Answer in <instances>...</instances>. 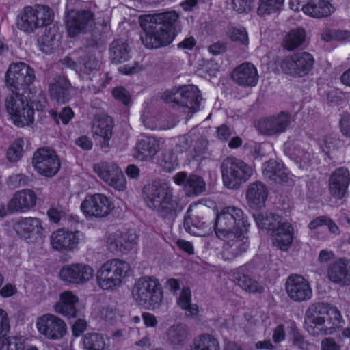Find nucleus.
<instances>
[{
    "label": "nucleus",
    "instance_id": "1",
    "mask_svg": "<svg viewBox=\"0 0 350 350\" xmlns=\"http://www.w3.org/2000/svg\"><path fill=\"white\" fill-rule=\"evenodd\" d=\"M36 79L35 72L25 62L11 64L5 74V84L12 92L5 99V107L12 123L18 128L34 122L35 111L31 99L25 96Z\"/></svg>",
    "mask_w": 350,
    "mask_h": 350
},
{
    "label": "nucleus",
    "instance_id": "2",
    "mask_svg": "<svg viewBox=\"0 0 350 350\" xmlns=\"http://www.w3.org/2000/svg\"><path fill=\"white\" fill-rule=\"evenodd\" d=\"M249 227L247 217L241 208L225 206L217 214L213 228L217 237L224 241L223 258L230 260L247 250L250 242L245 234Z\"/></svg>",
    "mask_w": 350,
    "mask_h": 350
},
{
    "label": "nucleus",
    "instance_id": "3",
    "mask_svg": "<svg viewBox=\"0 0 350 350\" xmlns=\"http://www.w3.org/2000/svg\"><path fill=\"white\" fill-rule=\"evenodd\" d=\"M178 18L175 11H167L152 15L148 24L141 22L144 32L141 40L145 48L157 49L172 43L177 35L175 24Z\"/></svg>",
    "mask_w": 350,
    "mask_h": 350
},
{
    "label": "nucleus",
    "instance_id": "4",
    "mask_svg": "<svg viewBox=\"0 0 350 350\" xmlns=\"http://www.w3.org/2000/svg\"><path fill=\"white\" fill-rule=\"evenodd\" d=\"M344 320L336 307L319 302L310 307L306 312L304 327L313 336L332 334L342 327Z\"/></svg>",
    "mask_w": 350,
    "mask_h": 350
},
{
    "label": "nucleus",
    "instance_id": "5",
    "mask_svg": "<svg viewBox=\"0 0 350 350\" xmlns=\"http://www.w3.org/2000/svg\"><path fill=\"white\" fill-rule=\"evenodd\" d=\"M148 206L156 211L162 217L170 218L176 215L178 203L173 196V189L165 183L153 181L143 188Z\"/></svg>",
    "mask_w": 350,
    "mask_h": 350
},
{
    "label": "nucleus",
    "instance_id": "6",
    "mask_svg": "<svg viewBox=\"0 0 350 350\" xmlns=\"http://www.w3.org/2000/svg\"><path fill=\"white\" fill-rule=\"evenodd\" d=\"M258 226L271 232L275 244L282 251H287L291 246L294 229L288 222L282 221L283 217L278 214L265 213L255 217Z\"/></svg>",
    "mask_w": 350,
    "mask_h": 350
},
{
    "label": "nucleus",
    "instance_id": "7",
    "mask_svg": "<svg viewBox=\"0 0 350 350\" xmlns=\"http://www.w3.org/2000/svg\"><path fill=\"white\" fill-rule=\"evenodd\" d=\"M130 271V265L124 260L118 258L107 260L97 271V284L104 291H114L122 285Z\"/></svg>",
    "mask_w": 350,
    "mask_h": 350
},
{
    "label": "nucleus",
    "instance_id": "8",
    "mask_svg": "<svg viewBox=\"0 0 350 350\" xmlns=\"http://www.w3.org/2000/svg\"><path fill=\"white\" fill-rule=\"evenodd\" d=\"M53 17V11L48 5H27L18 14L16 25L21 31L32 33L38 28L49 25Z\"/></svg>",
    "mask_w": 350,
    "mask_h": 350
},
{
    "label": "nucleus",
    "instance_id": "9",
    "mask_svg": "<svg viewBox=\"0 0 350 350\" xmlns=\"http://www.w3.org/2000/svg\"><path fill=\"white\" fill-rule=\"evenodd\" d=\"M224 185L229 189H237L247 181L253 174L250 165L234 157H227L221 165Z\"/></svg>",
    "mask_w": 350,
    "mask_h": 350
},
{
    "label": "nucleus",
    "instance_id": "10",
    "mask_svg": "<svg viewBox=\"0 0 350 350\" xmlns=\"http://www.w3.org/2000/svg\"><path fill=\"white\" fill-rule=\"evenodd\" d=\"M137 304L144 308H158L163 301V291L158 279L152 276L142 277L133 291Z\"/></svg>",
    "mask_w": 350,
    "mask_h": 350
},
{
    "label": "nucleus",
    "instance_id": "11",
    "mask_svg": "<svg viewBox=\"0 0 350 350\" xmlns=\"http://www.w3.org/2000/svg\"><path fill=\"white\" fill-rule=\"evenodd\" d=\"M314 58L306 51L297 52L278 59L277 66L286 75L293 77H304L313 69Z\"/></svg>",
    "mask_w": 350,
    "mask_h": 350
},
{
    "label": "nucleus",
    "instance_id": "12",
    "mask_svg": "<svg viewBox=\"0 0 350 350\" xmlns=\"http://www.w3.org/2000/svg\"><path fill=\"white\" fill-rule=\"evenodd\" d=\"M113 208L114 204L111 200L100 193H88L80 206L81 213L88 220L104 218Z\"/></svg>",
    "mask_w": 350,
    "mask_h": 350
},
{
    "label": "nucleus",
    "instance_id": "13",
    "mask_svg": "<svg viewBox=\"0 0 350 350\" xmlns=\"http://www.w3.org/2000/svg\"><path fill=\"white\" fill-rule=\"evenodd\" d=\"M32 163L36 171L45 177L55 176L61 166L55 151L47 148H40L33 153Z\"/></svg>",
    "mask_w": 350,
    "mask_h": 350
},
{
    "label": "nucleus",
    "instance_id": "14",
    "mask_svg": "<svg viewBox=\"0 0 350 350\" xmlns=\"http://www.w3.org/2000/svg\"><path fill=\"white\" fill-rule=\"evenodd\" d=\"M36 327L45 338L53 340L62 338L67 331L65 322L52 314H45L40 317L36 321Z\"/></svg>",
    "mask_w": 350,
    "mask_h": 350
},
{
    "label": "nucleus",
    "instance_id": "15",
    "mask_svg": "<svg viewBox=\"0 0 350 350\" xmlns=\"http://www.w3.org/2000/svg\"><path fill=\"white\" fill-rule=\"evenodd\" d=\"M94 170L100 179L116 190L122 191L126 189V178L117 164L101 162L94 165Z\"/></svg>",
    "mask_w": 350,
    "mask_h": 350
},
{
    "label": "nucleus",
    "instance_id": "16",
    "mask_svg": "<svg viewBox=\"0 0 350 350\" xmlns=\"http://www.w3.org/2000/svg\"><path fill=\"white\" fill-rule=\"evenodd\" d=\"M60 279L72 284H85L94 276V269L89 265L75 262L63 266L59 273Z\"/></svg>",
    "mask_w": 350,
    "mask_h": 350
},
{
    "label": "nucleus",
    "instance_id": "17",
    "mask_svg": "<svg viewBox=\"0 0 350 350\" xmlns=\"http://www.w3.org/2000/svg\"><path fill=\"white\" fill-rule=\"evenodd\" d=\"M291 117L288 111L261 118L257 123L258 131L264 135L274 136L284 133L291 124Z\"/></svg>",
    "mask_w": 350,
    "mask_h": 350
},
{
    "label": "nucleus",
    "instance_id": "18",
    "mask_svg": "<svg viewBox=\"0 0 350 350\" xmlns=\"http://www.w3.org/2000/svg\"><path fill=\"white\" fill-rule=\"evenodd\" d=\"M94 14L88 10L71 11L66 18L68 36L75 38L80 33L88 32L94 21Z\"/></svg>",
    "mask_w": 350,
    "mask_h": 350
},
{
    "label": "nucleus",
    "instance_id": "19",
    "mask_svg": "<svg viewBox=\"0 0 350 350\" xmlns=\"http://www.w3.org/2000/svg\"><path fill=\"white\" fill-rule=\"evenodd\" d=\"M285 288L289 298L294 301H307L312 295L310 282L301 275H290L287 278Z\"/></svg>",
    "mask_w": 350,
    "mask_h": 350
},
{
    "label": "nucleus",
    "instance_id": "20",
    "mask_svg": "<svg viewBox=\"0 0 350 350\" xmlns=\"http://www.w3.org/2000/svg\"><path fill=\"white\" fill-rule=\"evenodd\" d=\"M82 236L83 233L79 230L59 228L51 234V244L59 252L72 251L77 247Z\"/></svg>",
    "mask_w": 350,
    "mask_h": 350
},
{
    "label": "nucleus",
    "instance_id": "21",
    "mask_svg": "<svg viewBox=\"0 0 350 350\" xmlns=\"http://www.w3.org/2000/svg\"><path fill=\"white\" fill-rule=\"evenodd\" d=\"M179 100L176 101L177 109H183L191 113L197 112L202 100V94L194 85H183L177 89Z\"/></svg>",
    "mask_w": 350,
    "mask_h": 350
},
{
    "label": "nucleus",
    "instance_id": "22",
    "mask_svg": "<svg viewBox=\"0 0 350 350\" xmlns=\"http://www.w3.org/2000/svg\"><path fill=\"white\" fill-rule=\"evenodd\" d=\"M13 228L22 239L37 241L42 237L44 228L42 221L37 217H27L18 219Z\"/></svg>",
    "mask_w": 350,
    "mask_h": 350
},
{
    "label": "nucleus",
    "instance_id": "23",
    "mask_svg": "<svg viewBox=\"0 0 350 350\" xmlns=\"http://www.w3.org/2000/svg\"><path fill=\"white\" fill-rule=\"evenodd\" d=\"M350 184V172L347 167L336 168L330 175L329 179V191L336 199H342Z\"/></svg>",
    "mask_w": 350,
    "mask_h": 350
},
{
    "label": "nucleus",
    "instance_id": "24",
    "mask_svg": "<svg viewBox=\"0 0 350 350\" xmlns=\"http://www.w3.org/2000/svg\"><path fill=\"white\" fill-rule=\"evenodd\" d=\"M37 196L29 189L18 191L8 201V209L11 213H23L32 209L36 204Z\"/></svg>",
    "mask_w": 350,
    "mask_h": 350
},
{
    "label": "nucleus",
    "instance_id": "25",
    "mask_svg": "<svg viewBox=\"0 0 350 350\" xmlns=\"http://www.w3.org/2000/svg\"><path fill=\"white\" fill-rule=\"evenodd\" d=\"M328 279L342 286L350 285V259L338 258L327 267Z\"/></svg>",
    "mask_w": 350,
    "mask_h": 350
},
{
    "label": "nucleus",
    "instance_id": "26",
    "mask_svg": "<svg viewBox=\"0 0 350 350\" xmlns=\"http://www.w3.org/2000/svg\"><path fill=\"white\" fill-rule=\"evenodd\" d=\"M231 78L239 86L253 88L258 81V70L252 63L244 62L232 70Z\"/></svg>",
    "mask_w": 350,
    "mask_h": 350
},
{
    "label": "nucleus",
    "instance_id": "27",
    "mask_svg": "<svg viewBox=\"0 0 350 350\" xmlns=\"http://www.w3.org/2000/svg\"><path fill=\"white\" fill-rule=\"evenodd\" d=\"M299 6H301L303 12L313 18H321L329 16L334 8L329 0H296ZM290 1V5L292 6ZM293 9V7H291Z\"/></svg>",
    "mask_w": 350,
    "mask_h": 350
},
{
    "label": "nucleus",
    "instance_id": "28",
    "mask_svg": "<svg viewBox=\"0 0 350 350\" xmlns=\"http://www.w3.org/2000/svg\"><path fill=\"white\" fill-rule=\"evenodd\" d=\"M71 83L64 76H56L49 85V96L53 100L66 104L70 100Z\"/></svg>",
    "mask_w": 350,
    "mask_h": 350
},
{
    "label": "nucleus",
    "instance_id": "29",
    "mask_svg": "<svg viewBox=\"0 0 350 350\" xmlns=\"http://www.w3.org/2000/svg\"><path fill=\"white\" fill-rule=\"evenodd\" d=\"M232 277L237 284L247 293H262L264 288L260 283L252 278L247 265H244L237 268L232 273Z\"/></svg>",
    "mask_w": 350,
    "mask_h": 350
},
{
    "label": "nucleus",
    "instance_id": "30",
    "mask_svg": "<svg viewBox=\"0 0 350 350\" xmlns=\"http://www.w3.org/2000/svg\"><path fill=\"white\" fill-rule=\"evenodd\" d=\"M267 197V187L262 182L256 181L248 185L246 191V200L251 208L258 210L263 208Z\"/></svg>",
    "mask_w": 350,
    "mask_h": 350
},
{
    "label": "nucleus",
    "instance_id": "31",
    "mask_svg": "<svg viewBox=\"0 0 350 350\" xmlns=\"http://www.w3.org/2000/svg\"><path fill=\"white\" fill-rule=\"evenodd\" d=\"M264 175L278 184H285L289 180V172L283 163L275 159H269L264 164Z\"/></svg>",
    "mask_w": 350,
    "mask_h": 350
},
{
    "label": "nucleus",
    "instance_id": "32",
    "mask_svg": "<svg viewBox=\"0 0 350 350\" xmlns=\"http://www.w3.org/2000/svg\"><path fill=\"white\" fill-rule=\"evenodd\" d=\"M79 302V297L72 292L66 291L59 295V301L55 305V311L68 318L76 317L78 310L76 305Z\"/></svg>",
    "mask_w": 350,
    "mask_h": 350
},
{
    "label": "nucleus",
    "instance_id": "33",
    "mask_svg": "<svg viewBox=\"0 0 350 350\" xmlns=\"http://www.w3.org/2000/svg\"><path fill=\"white\" fill-rule=\"evenodd\" d=\"M137 239V234L133 230H128L125 232L115 234L111 241V245H114L117 251L128 254L135 249Z\"/></svg>",
    "mask_w": 350,
    "mask_h": 350
},
{
    "label": "nucleus",
    "instance_id": "34",
    "mask_svg": "<svg viewBox=\"0 0 350 350\" xmlns=\"http://www.w3.org/2000/svg\"><path fill=\"white\" fill-rule=\"evenodd\" d=\"M159 150L157 139L152 136L144 135L139 139L135 146L136 157L142 161L152 159Z\"/></svg>",
    "mask_w": 350,
    "mask_h": 350
},
{
    "label": "nucleus",
    "instance_id": "35",
    "mask_svg": "<svg viewBox=\"0 0 350 350\" xmlns=\"http://www.w3.org/2000/svg\"><path fill=\"white\" fill-rule=\"evenodd\" d=\"M189 336V329L187 325L178 323L171 325L166 332L167 342L174 349L182 347Z\"/></svg>",
    "mask_w": 350,
    "mask_h": 350
},
{
    "label": "nucleus",
    "instance_id": "36",
    "mask_svg": "<svg viewBox=\"0 0 350 350\" xmlns=\"http://www.w3.org/2000/svg\"><path fill=\"white\" fill-rule=\"evenodd\" d=\"M109 53L112 63L116 64L127 62L131 57V51L128 43L121 39L112 42Z\"/></svg>",
    "mask_w": 350,
    "mask_h": 350
},
{
    "label": "nucleus",
    "instance_id": "37",
    "mask_svg": "<svg viewBox=\"0 0 350 350\" xmlns=\"http://www.w3.org/2000/svg\"><path fill=\"white\" fill-rule=\"evenodd\" d=\"M187 350H220L219 340L213 335L203 333L196 336Z\"/></svg>",
    "mask_w": 350,
    "mask_h": 350
},
{
    "label": "nucleus",
    "instance_id": "38",
    "mask_svg": "<svg viewBox=\"0 0 350 350\" xmlns=\"http://www.w3.org/2000/svg\"><path fill=\"white\" fill-rule=\"evenodd\" d=\"M57 33V28L49 27V30L42 35L38 42L40 50L46 54H52L59 46V39Z\"/></svg>",
    "mask_w": 350,
    "mask_h": 350
},
{
    "label": "nucleus",
    "instance_id": "39",
    "mask_svg": "<svg viewBox=\"0 0 350 350\" xmlns=\"http://www.w3.org/2000/svg\"><path fill=\"white\" fill-rule=\"evenodd\" d=\"M306 31L303 28L292 29L287 33L283 40V46L291 51L301 46L306 40Z\"/></svg>",
    "mask_w": 350,
    "mask_h": 350
},
{
    "label": "nucleus",
    "instance_id": "40",
    "mask_svg": "<svg viewBox=\"0 0 350 350\" xmlns=\"http://www.w3.org/2000/svg\"><path fill=\"white\" fill-rule=\"evenodd\" d=\"M177 304L191 316L196 315L198 312V305L192 304L191 291L187 286H184L182 288L179 297L177 298Z\"/></svg>",
    "mask_w": 350,
    "mask_h": 350
},
{
    "label": "nucleus",
    "instance_id": "41",
    "mask_svg": "<svg viewBox=\"0 0 350 350\" xmlns=\"http://www.w3.org/2000/svg\"><path fill=\"white\" fill-rule=\"evenodd\" d=\"M113 126L106 118H99L93 124L94 133L103 139V147L108 146L112 136Z\"/></svg>",
    "mask_w": 350,
    "mask_h": 350
},
{
    "label": "nucleus",
    "instance_id": "42",
    "mask_svg": "<svg viewBox=\"0 0 350 350\" xmlns=\"http://www.w3.org/2000/svg\"><path fill=\"white\" fill-rule=\"evenodd\" d=\"M208 145V140L202 136L192 141L189 155L193 161L200 162L206 157Z\"/></svg>",
    "mask_w": 350,
    "mask_h": 350
},
{
    "label": "nucleus",
    "instance_id": "43",
    "mask_svg": "<svg viewBox=\"0 0 350 350\" xmlns=\"http://www.w3.org/2000/svg\"><path fill=\"white\" fill-rule=\"evenodd\" d=\"M83 344L87 350H105V338L102 334L88 333L84 336Z\"/></svg>",
    "mask_w": 350,
    "mask_h": 350
},
{
    "label": "nucleus",
    "instance_id": "44",
    "mask_svg": "<svg viewBox=\"0 0 350 350\" xmlns=\"http://www.w3.org/2000/svg\"><path fill=\"white\" fill-rule=\"evenodd\" d=\"M205 189V183L203 178L196 174H191L188 176L185 190L191 195H198Z\"/></svg>",
    "mask_w": 350,
    "mask_h": 350
},
{
    "label": "nucleus",
    "instance_id": "45",
    "mask_svg": "<svg viewBox=\"0 0 350 350\" xmlns=\"http://www.w3.org/2000/svg\"><path fill=\"white\" fill-rule=\"evenodd\" d=\"M284 0H260L257 13L260 16H265L278 12L284 4Z\"/></svg>",
    "mask_w": 350,
    "mask_h": 350
},
{
    "label": "nucleus",
    "instance_id": "46",
    "mask_svg": "<svg viewBox=\"0 0 350 350\" xmlns=\"http://www.w3.org/2000/svg\"><path fill=\"white\" fill-rule=\"evenodd\" d=\"M24 140L23 138L16 139L9 146L6 157L12 163L18 161L23 154Z\"/></svg>",
    "mask_w": 350,
    "mask_h": 350
},
{
    "label": "nucleus",
    "instance_id": "47",
    "mask_svg": "<svg viewBox=\"0 0 350 350\" xmlns=\"http://www.w3.org/2000/svg\"><path fill=\"white\" fill-rule=\"evenodd\" d=\"M25 338L22 336H11L2 338L0 350H24Z\"/></svg>",
    "mask_w": 350,
    "mask_h": 350
},
{
    "label": "nucleus",
    "instance_id": "48",
    "mask_svg": "<svg viewBox=\"0 0 350 350\" xmlns=\"http://www.w3.org/2000/svg\"><path fill=\"white\" fill-rule=\"evenodd\" d=\"M227 35L231 41L239 42L245 46L249 44L248 33L245 27H230L228 29Z\"/></svg>",
    "mask_w": 350,
    "mask_h": 350
},
{
    "label": "nucleus",
    "instance_id": "49",
    "mask_svg": "<svg viewBox=\"0 0 350 350\" xmlns=\"http://www.w3.org/2000/svg\"><path fill=\"white\" fill-rule=\"evenodd\" d=\"M49 114L56 124H59L60 120L64 124H68L75 116L73 110L68 106L63 107L59 113L51 109L49 111Z\"/></svg>",
    "mask_w": 350,
    "mask_h": 350
},
{
    "label": "nucleus",
    "instance_id": "50",
    "mask_svg": "<svg viewBox=\"0 0 350 350\" xmlns=\"http://www.w3.org/2000/svg\"><path fill=\"white\" fill-rule=\"evenodd\" d=\"M178 165V160L173 150L165 152L161 161V166L166 172L175 170Z\"/></svg>",
    "mask_w": 350,
    "mask_h": 350
},
{
    "label": "nucleus",
    "instance_id": "51",
    "mask_svg": "<svg viewBox=\"0 0 350 350\" xmlns=\"http://www.w3.org/2000/svg\"><path fill=\"white\" fill-rule=\"evenodd\" d=\"M230 5L239 14H247L254 8V0H230Z\"/></svg>",
    "mask_w": 350,
    "mask_h": 350
},
{
    "label": "nucleus",
    "instance_id": "52",
    "mask_svg": "<svg viewBox=\"0 0 350 350\" xmlns=\"http://www.w3.org/2000/svg\"><path fill=\"white\" fill-rule=\"evenodd\" d=\"M111 95L116 100L124 105H128L131 100L130 93L123 86L113 88L111 90Z\"/></svg>",
    "mask_w": 350,
    "mask_h": 350
},
{
    "label": "nucleus",
    "instance_id": "53",
    "mask_svg": "<svg viewBox=\"0 0 350 350\" xmlns=\"http://www.w3.org/2000/svg\"><path fill=\"white\" fill-rule=\"evenodd\" d=\"M29 180L27 176L23 174H16L8 177L7 185L10 189H14L27 185Z\"/></svg>",
    "mask_w": 350,
    "mask_h": 350
},
{
    "label": "nucleus",
    "instance_id": "54",
    "mask_svg": "<svg viewBox=\"0 0 350 350\" xmlns=\"http://www.w3.org/2000/svg\"><path fill=\"white\" fill-rule=\"evenodd\" d=\"M291 342L292 345L301 350H305L308 348V342L306 340L301 332L297 327L291 329Z\"/></svg>",
    "mask_w": 350,
    "mask_h": 350
},
{
    "label": "nucleus",
    "instance_id": "55",
    "mask_svg": "<svg viewBox=\"0 0 350 350\" xmlns=\"http://www.w3.org/2000/svg\"><path fill=\"white\" fill-rule=\"evenodd\" d=\"M10 329L8 314L5 310L0 308V340L8 334Z\"/></svg>",
    "mask_w": 350,
    "mask_h": 350
},
{
    "label": "nucleus",
    "instance_id": "56",
    "mask_svg": "<svg viewBox=\"0 0 350 350\" xmlns=\"http://www.w3.org/2000/svg\"><path fill=\"white\" fill-rule=\"evenodd\" d=\"M193 139L188 135H180L177 138L176 148L177 151L183 153L189 151Z\"/></svg>",
    "mask_w": 350,
    "mask_h": 350
},
{
    "label": "nucleus",
    "instance_id": "57",
    "mask_svg": "<svg viewBox=\"0 0 350 350\" xmlns=\"http://www.w3.org/2000/svg\"><path fill=\"white\" fill-rule=\"evenodd\" d=\"M231 134V129L228 125L225 124H222L217 127L216 137L221 142H227L229 139Z\"/></svg>",
    "mask_w": 350,
    "mask_h": 350
},
{
    "label": "nucleus",
    "instance_id": "58",
    "mask_svg": "<svg viewBox=\"0 0 350 350\" xmlns=\"http://www.w3.org/2000/svg\"><path fill=\"white\" fill-rule=\"evenodd\" d=\"M88 323L85 319H77L72 326V333L75 337L80 336L87 329Z\"/></svg>",
    "mask_w": 350,
    "mask_h": 350
},
{
    "label": "nucleus",
    "instance_id": "59",
    "mask_svg": "<svg viewBox=\"0 0 350 350\" xmlns=\"http://www.w3.org/2000/svg\"><path fill=\"white\" fill-rule=\"evenodd\" d=\"M340 131L346 137H350V115H343L339 122Z\"/></svg>",
    "mask_w": 350,
    "mask_h": 350
},
{
    "label": "nucleus",
    "instance_id": "60",
    "mask_svg": "<svg viewBox=\"0 0 350 350\" xmlns=\"http://www.w3.org/2000/svg\"><path fill=\"white\" fill-rule=\"evenodd\" d=\"M285 327L283 324L277 325L273 331L272 339L275 343H279L285 340Z\"/></svg>",
    "mask_w": 350,
    "mask_h": 350
},
{
    "label": "nucleus",
    "instance_id": "61",
    "mask_svg": "<svg viewBox=\"0 0 350 350\" xmlns=\"http://www.w3.org/2000/svg\"><path fill=\"white\" fill-rule=\"evenodd\" d=\"M197 217H185L184 219V228L188 232L192 231V227L200 228L201 225Z\"/></svg>",
    "mask_w": 350,
    "mask_h": 350
},
{
    "label": "nucleus",
    "instance_id": "62",
    "mask_svg": "<svg viewBox=\"0 0 350 350\" xmlns=\"http://www.w3.org/2000/svg\"><path fill=\"white\" fill-rule=\"evenodd\" d=\"M177 247L185 253L192 255L194 254V248L193 244L188 241L179 239L176 241Z\"/></svg>",
    "mask_w": 350,
    "mask_h": 350
},
{
    "label": "nucleus",
    "instance_id": "63",
    "mask_svg": "<svg viewBox=\"0 0 350 350\" xmlns=\"http://www.w3.org/2000/svg\"><path fill=\"white\" fill-rule=\"evenodd\" d=\"M196 45V40L193 36L185 38L177 45L178 49L183 50H192Z\"/></svg>",
    "mask_w": 350,
    "mask_h": 350
},
{
    "label": "nucleus",
    "instance_id": "64",
    "mask_svg": "<svg viewBox=\"0 0 350 350\" xmlns=\"http://www.w3.org/2000/svg\"><path fill=\"white\" fill-rule=\"evenodd\" d=\"M321 350H340L338 345L333 338H326L321 341Z\"/></svg>",
    "mask_w": 350,
    "mask_h": 350
}]
</instances>
